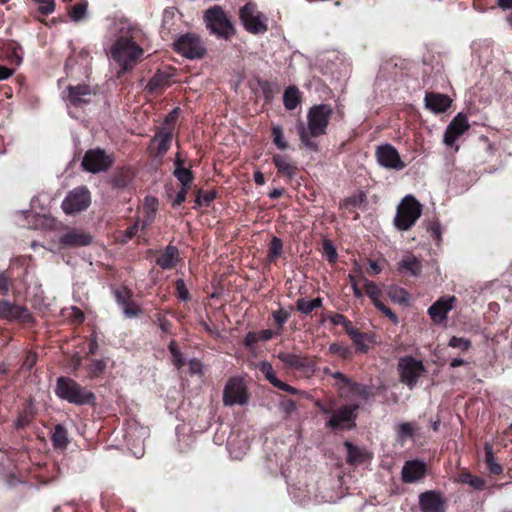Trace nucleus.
<instances>
[{
    "label": "nucleus",
    "instance_id": "nucleus-1",
    "mask_svg": "<svg viewBox=\"0 0 512 512\" xmlns=\"http://www.w3.org/2000/svg\"><path fill=\"white\" fill-rule=\"evenodd\" d=\"M113 30L117 34L109 54L120 67V72L125 73L132 69L144 54L141 47L143 31L127 20L114 22Z\"/></svg>",
    "mask_w": 512,
    "mask_h": 512
},
{
    "label": "nucleus",
    "instance_id": "nucleus-2",
    "mask_svg": "<svg viewBox=\"0 0 512 512\" xmlns=\"http://www.w3.org/2000/svg\"><path fill=\"white\" fill-rule=\"evenodd\" d=\"M332 113L333 109L328 104L314 105L307 113L308 126L303 123L297 124L298 135L305 147L317 150V144L312 138L326 134Z\"/></svg>",
    "mask_w": 512,
    "mask_h": 512
},
{
    "label": "nucleus",
    "instance_id": "nucleus-3",
    "mask_svg": "<svg viewBox=\"0 0 512 512\" xmlns=\"http://www.w3.org/2000/svg\"><path fill=\"white\" fill-rule=\"evenodd\" d=\"M55 393L60 399L76 405L88 404L95 399L93 393L66 377H59L57 379Z\"/></svg>",
    "mask_w": 512,
    "mask_h": 512
},
{
    "label": "nucleus",
    "instance_id": "nucleus-4",
    "mask_svg": "<svg viewBox=\"0 0 512 512\" xmlns=\"http://www.w3.org/2000/svg\"><path fill=\"white\" fill-rule=\"evenodd\" d=\"M422 214V205L412 196H405L397 207L394 225L398 230H409Z\"/></svg>",
    "mask_w": 512,
    "mask_h": 512
},
{
    "label": "nucleus",
    "instance_id": "nucleus-5",
    "mask_svg": "<svg viewBox=\"0 0 512 512\" xmlns=\"http://www.w3.org/2000/svg\"><path fill=\"white\" fill-rule=\"evenodd\" d=\"M239 18L244 28L251 34L259 35L268 31L267 17L254 3L248 2L242 6L239 10Z\"/></svg>",
    "mask_w": 512,
    "mask_h": 512
},
{
    "label": "nucleus",
    "instance_id": "nucleus-6",
    "mask_svg": "<svg viewBox=\"0 0 512 512\" xmlns=\"http://www.w3.org/2000/svg\"><path fill=\"white\" fill-rule=\"evenodd\" d=\"M204 20L207 28L219 37L228 39L235 33L232 22L220 6H214L205 12Z\"/></svg>",
    "mask_w": 512,
    "mask_h": 512
},
{
    "label": "nucleus",
    "instance_id": "nucleus-7",
    "mask_svg": "<svg viewBox=\"0 0 512 512\" xmlns=\"http://www.w3.org/2000/svg\"><path fill=\"white\" fill-rule=\"evenodd\" d=\"M398 371L400 381L412 390L419 378L424 374L425 367L421 360H417L412 356H405L400 358L398 362Z\"/></svg>",
    "mask_w": 512,
    "mask_h": 512
},
{
    "label": "nucleus",
    "instance_id": "nucleus-8",
    "mask_svg": "<svg viewBox=\"0 0 512 512\" xmlns=\"http://www.w3.org/2000/svg\"><path fill=\"white\" fill-rule=\"evenodd\" d=\"M248 401V394L243 380L239 377L231 378L223 391V403L226 406L244 405Z\"/></svg>",
    "mask_w": 512,
    "mask_h": 512
},
{
    "label": "nucleus",
    "instance_id": "nucleus-9",
    "mask_svg": "<svg viewBox=\"0 0 512 512\" xmlns=\"http://www.w3.org/2000/svg\"><path fill=\"white\" fill-rule=\"evenodd\" d=\"M90 201L89 190L86 187H78L65 197L62 202V209L66 214H76L87 209Z\"/></svg>",
    "mask_w": 512,
    "mask_h": 512
},
{
    "label": "nucleus",
    "instance_id": "nucleus-10",
    "mask_svg": "<svg viewBox=\"0 0 512 512\" xmlns=\"http://www.w3.org/2000/svg\"><path fill=\"white\" fill-rule=\"evenodd\" d=\"M95 94V90L87 84L68 85L63 99L68 106L82 107L90 103Z\"/></svg>",
    "mask_w": 512,
    "mask_h": 512
},
{
    "label": "nucleus",
    "instance_id": "nucleus-11",
    "mask_svg": "<svg viewBox=\"0 0 512 512\" xmlns=\"http://www.w3.org/2000/svg\"><path fill=\"white\" fill-rule=\"evenodd\" d=\"M375 155L379 165L386 169L400 171L406 166L397 149L391 144L377 146Z\"/></svg>",
    "mask_w": 512,
    "mask_h": 512
},
{
    "label": "nucleus",
    "instance_id": "nucleus-12",
    "mask_svg": "<svg viewBox=\"0 0 512 512\" xmlns=\"http://www.w3.org/2000/svg\"><path fill=\"white\" fill-rule=\"evenodd\" d=\"M174 45L179 53L189 59L200 58L205 53V48L199 37L193 34L180 36Z\"/></svg>",
    "mask_w": 512,
    "mask_h": 512
},
{
    "label": "nucleus",
    "instance_id": "nucleus-13",
    "mask_svg": "<svg viewBox=\"0 0 512 512\" xmlns=\"http://www.w3.org/2000/svg\"><path fill=\"white\" fill-rule=\"evenodd\" d=\"M112 164V159L103 150H89L82 160L83 168L91 173L106 171Z\"/></svg>",
    "mask_w": 512,
    "mask_h": 512
},
{
    "label": "nucleus",
    "instance_id": "nucleus-14",
    "mask_svg": "<svg viewBox=\"0 0 512 512\" xmlns=\"http://www.w3.org/2000/svg\"><path fill=\"white\" fill-rule=\"evenodd\" d=\"M93 237L89 232L82 229L67 228L60 236L58 243L60 248H76L88 246L92 243Z\"/></svg>",
    "mask_w": 512,
    "mask_h": 512
},
{
    "label": "nucleus",
    "instance_id": "nucleus-15",
    "mask_svg": "<svg viewBox=\"0 0 512 512\" xmlns=\"http://www.w3.org/2000/svg\"><path fill=\"white\" fill-rule=\"evenodd\" d=\"M470 124L466 115L458 113L447 126L443 142L449 147H454L457 139L462 136L468 129Z\"/></svg>",
    "mask_w": 512,
    "mask_h": 512
},
{
    "label": "nucleus",
    "instance_id": "nucleus-16",
    "mask_svg": "<svg viewBox=\"0 0 512 512\" xmlns=\"http://www.w3.org/2000/svg\"><path fill=\"white\" fill-rule=\"evenodd\" d=\"M358 405H346L333 413L327 425L332 429H348L354 426Z\"/></svg>",
    "mask_w": 512,
    "mask_h": 512
},
{
    "label": "nucleus",
    "instance_id": "nucleus-17",
    "mask_svg": "<svg viewBox=\"0 0 512 512\" xmlns=\"http://www.w3.org/2000/svg\"><path fill=\"white\" fill-rule=\"evenodd\" d=\"M457 299L455 296H444L434 302L428 309V315L436 324H441L447 319L448 313L454 309Z\"/></svg>",
    "mask_w": 512,
    "mask_h": 512
},
{
    "label": "nucleus",
    "instance_id": "nucleus-18",
    "mask_svg": "<svg viewBox=\"0 0 512 512\" xmlns=\"http://www.w3.org/2000/svg\"><path fill=\"white\" fill-rule=\"evenodd\" d=\"M0 316L9 321H19L22 323H28L32 320L31 314L26 307L6 300L0 301Z\"/></svg>",
    "mask_w": 512,
    "mask_h": 512
},
{
    "label": "nucleus",
    "instance_id": "nucleus-19",
    "mask_svg": "<svg viewBox=\"0 0 512 512\" xmlns=\"http://www.w3.org/2000/svg\"><path fill=\"white\" fill-rule=\"evenodd\" d=\"M17 216V223L29 229H40L45 226H51L54 222L52 218L46 215L31 213L29 211H19Z\"/></svg>",
    "mask_w": 512,
    "mask_h": 512
},
{
    "label": "nucleus",
    "instance_id": "nucleus-20",
    "mask_svg": "<svg viewBox=\"0 0 512 512\" xmlns=\"http://www.w3.org/2000/svg\"><path fill=\"white\" fill-rule=\"evenodd\" d=\"M426 472L427 467L423 461H407L401 471L402 481L404 483H415L420 481L425 476Z\"/></svg>",
    "mask_w": 512,
    "mask_h": 512
},
{
    "label": "nucleus",
    "instance_id": "nucleus-21",
    "mask_svg": "<svg viewBox=\"0 0 512 512\" xmlns=\"http://www.w3.org/2000/svg\"><path fill=\"white\" fill-rule=\"evenodd\" d=\"M419 504L423 512H445L444 500L435 491H426L419 496Z\"/></svg>",
    "mask_w": 512,
    "mask_h": 512
},
{
    "label": "nucleus",
    "instance_id": "nucleus-22",
    "mask_svg": "<svg viewBox=\"0 0 512 512\" xmlns=\"http://www.w3.org/2000/svg\"><path fill=\"white\" fill-rule=\"evenodd\" d=\"M147 436L148 430L144 427L138 428L136 423L129 424L126 430L125 439L127 443L138 446V450L133 451V454L138 458L143 456V449L141 445Z\"/></svg>",
    "mask_w": 512,
    "mask_h": 512
},
{
    "label": "nucleus",
    "instance_id": "nucleus-23",
    "mask_svg": "<svg viewBox=\"0 0 512 512\" xmlns=\"http://www.w3.org/2000/svg\"><path fill=\"white\" fill-rule=\"evenodd\" d=\"M425 107L435 114L445 112L451 105L449 96L440 93L427 92L424 98Z\"/></svg>",
    "mask_w": 512,
    "mask_h": 512
},
{
    "label": "nucleus",
    "instance_id": "nucleus-24",
    "mask_svg": "<svg viewBox=\"0 0 512 512\" xmlns=\"http://www.w3.org/2000/svg\"><path fill=\"white\" fill-rule=\"evenodd\" d=\"M179 259L178 248L168 245L165 250L157 257L156 263L164 270L172 269L176 266Z\"/></svg>",
    "mask_w": 512,
    "mask_h": 512
},
{
    "label": "nucleus",
    "instance_id": "nucleus-25",
    "mask_svg": "<svg viewBox=\"0 0 512 512\" xmlns=\"http://www.w3.org/2000/svg\"><path fill=\"white\" fill-rule=\"evenodd\" d=\"M277 357L283 364L292 369L301 370L307 366L306 358L300 353L280 351Z\"/></svg>",
    "mask_w": 512,
    "mask_h": 512
},
{
    "label": "nucleus",
    "instance_id": "nucleus-26",
    "mask_svg": "<svg viewBox=\"0 0 512 512\" xmlns=\"http://www.w3.org/2000/svg\"><path fill=\"white\" fill-rule=\"evenodd\" d=\"M399 270L411 276H419L422 272V261L414 255H407L398 264Z\"/></svg>",
    "mask_w": 512,
    "mask_h": 512
},
{
    "label": "nucleus",
    "instance_id": "nucleus-27",
    "mask_svg": "<svg viewBox=\"0 0 512 512\" xmlns=\"http://www.w3.org/2000/svg\"><path fill=\"white\" fill-rule=\"evenodd\" d=\"M272 160L279 173L289 179H292L296 175L297 167L290 161L288 156L276 154L273 156Z\"/></svg>",
    "mask_w": 512,
    "mask_h": 512
},
{
    "label": "nucleus",
    "instance_id": "nucleus-28",
    "mask_svg": "<svg viewBox=\"0 0 512 512\" xmlns=\"http://www.w3.org/2000/svg\"><path fill=\"white\" fill-rule=\"evenodd\" d=\"M344 444L347 448V460L349 463H363L371 458L370 454L366 450L360 449L348 441Z\"/></svg>",
    "mask_w": 512,
    "mask_h": 512
},
{
    "label": "nucleus",
    "instance_id": "nucleus-29",
    "mask_svg": "<svg viewBox=\"0 0 512 512\" xmlns=\"http://www.w3.org/2000/svg\"><path fill=\"white\" fill-rule=\"evenodd\" d=\"M172 137V130L170 128H164L155 135L153 142L157 145L158 153L165 154L168 151Z\"/></svg>",
    "mask_w": 512,
    "mask_h": 512
},
{
    "label": "nucleus",
    "instance_id": "nucleus-30",
    "mask_svg": "<svg viewBox=\"0 0 512 512\" xmlns=\"http://www.w3.org/2000/svg\"><path fill=\"white\" fill-rule=\"evenodd\" d=\"M169 76L163 72H157L147 83L146 89L150 93H156L164 87L169 86Z\"/></svg>",
    "mask_w": 512,
    "mask_h": 512
},
{
    "label": "nucleus",
    "instance_id": "nucleus-31",
    "mask_svg": "<svg viewBox=\"0 0 512 512\" xmlns=\"http://www.w3.org/2000/svg\"><path fill=\"white\" fill-rule=\"evenodd\" d=\"M485 450V462L487 464V468L491 474H501L503 472V467L496 461L492 446L488 443L484 446Z\"/></svg>",
    "mask_w": 512,
    "mask_h": 512
},
{
    "label": "nucleus",
    "instance_id": "nucleus-32",
    "mask_svg": "<svg viewBox=\"0 0 512 512\" xmlns=\"http://www.w3.org/2000/svg\"><path fill=\"white\" fill-rule=\"evenodd\" d=\"M321 306H322L321 298H315V299L300 298L296 302L297 310L303 314H309L315 308H319Z\"/></svg>",
    "mask_w": 512,
    "mask_h": 512
},
{
    "label": "nucleus",
    "instance_id": "nucleus-33",
    "mask_svg": "<svg viewBox=\"0 0 512 512\" xmlns=\"http://www.w3.org/2000/svg\"><path fill=\"white\" fill-rule=\"evenodd\" d=\"M284 106L287 110H293L300 101L299 90L296 87H288L283 95Z\"/></svg>",
    "mask_w": 512,
    "mask_h": 512
},
{
    "label": "nucleus",
    "instance_id": "nucleus-34",
    "mask_svg": "<svg viewBox=\"0 0 512 512\" xmlns=\"http://www.w3.org/2000/svg\"><path fill=\"white\" fill-rule=\"evenodd\" d=\"M88 2L81 1L71 7L69 15L73 22L77 23L87 17Z\"/></svg>",
    "mask_w": 512,
    "mask_h": 512
},
{
    "label": "nucleus",
    "instance_id": "nucleus-35",
    "mask_svg": "<svg viewBox=\"0 0 512 512\" xmlns=\"http://www.w3.org/2000/svg\"><path fill=\"white\" fill-rule=\"evenodd\" d=\"M52 442L54 447L64 449L66 448L68 444V437H67V431L66 429L61 426L57 425L54 429V432L52 434Z\"/></svg>",
    "mask_w": 512,
    "mask_h": 512
},
{
    "label": "nucleus",
    "instance_id": "nucleus-36",
    "mask_svg": "<svg viewBox=\"0 0 512 512\" xmlns=\"http://www.w3.org/2000/svg\"><path fill=\"white\" fill-rule=\"evenodd\" d=\"M459 480L460 482L471 486L475 490H483L485 487V480L483 478L474 476L469 472L462 473Z\"/></svg>",
    "mask_w": 512,
    "mask_h": 512
},
{
    "label": "nucleus",
    "instance_id": "nucleus-37",
    "mask_svg": "<svg viewBox=\"0 0 512 512\" xmlns=\"http://www.w3.org/2000/svg\"><path fill=\"white\" fill-rule=\"evenodd\" d=\"M388 295L393 302L399 304L407 303L410 299L409 293L398 286H391L388 290Z\"/></svg>",
    "mask_w": 512,
    "mask_h": 512
},
{
    "label": "nucleus",
    "instance_id": "nucleus-38",
    "mask_svg": "<svg viewBox=\"0 0 512 512\" xmlns=\"http://www.w3.org/2000/svg\"><path fill=\"white\" fill-rule=\"evenodd\" d=\"M363 286L367 296L372 300L374 305L380 302L381 290L376 283L365 278L363 279Z\"/></svg>",
    "mask_w": 512,
    "mask_h": 512
},
{
    "label": "nucleus",
    "instance_id": "nucleus-39",
    "mask_svg": "<svg viewBox=\"0 0 512 512\" xmlns=\"http://www.w3.org/2000/svg\"><path fill=\"white\" fill-rule=\"evenodd\" d=\"M347 333L352 338L353 342L357 345V349L361 353H365L368 350V346L365 344V335L360 333L354 328L347 329Z\"/></svg>",
    "mask_w": 512,
    "mask_h": 512
},
{
    "label": "nucleus",
    "instance_id": "nucleus-40",
    "mask_svg": "<svg viewBox=\"0 0 512 512\" xmlns=\"http://www.w3.org/2000/svg\"><path fill=\"white\" fill-rule=\"evenodd\" d=\"M273 143L280 150L288 148V142L285 140L283 130L279 125L273 126L272 128Z\"/></svg>",
    "mask_w": 512,
    "mask_h": 512
},
{
    "label": "nucleus",
    "instance_id": "nucleus-41",
    "mask_svg": "<svg viewBox=\"0 0 512 512\" xmlns=\"http://www.w3.org/2000/svg\"><path fill=\"white\" fill-rule=\"evenodd\" d=\"M259 370L264 374L265 378L274 386V383H277L279 379L276 377L275 372L271 363L268 361H261L258 364Z\"/></svg>",
    "mask_w": 512,
    "mask_h": 512
},
{
    "label": "nucleus",
    "instance_id": "nucleus-42",
    "mask_svg": "<svg viewBox=\"0 0 512 512\" xmlns=\"http://www.w3.org/2000/svg\"><path fill=\"white\" fill-rule=\"evenodd\" d=\"M323 255L327 258V260L330 263H334L337 260L338 254L330 240L326 239L323 242Z\"/></svg>",
    "mask_w": 512,
    "mask_h": 512
},
{
    "label": "nucleus",
    "instance_id": "nucleus-43",
    "mask_svg": "<svg viewBox=\"0 0 512 512\" xmlns=\"http://www.w3.org/2000/svg\"><path fill=\"white\" fill-rule=\"evenodd\" d=\"M38 5V10L43 15H48L55 10L54 0H33Z\"/></svg>",
    "mask_w": 512,
    "mask_h": 512
},
{
    "label": "nucleus",
    "instance_id": "nucleus-44",
    "mask_svg": "<svg viewBox=\"0 0 512 512\" xmlns=\"http://www.w3.org/2000/svg\"><path fill=\"white\" fill-rule=\"evenodd\" d=\"M415 426L413 423H399L398 424V437L400 440H405L413 435Z\"/></svg>",
    "mask_w": 512,
    "mask_h": 512
},
{
    "label": "nucleus",
    "instance_id": "nucleus-45",
    "mask_svg": "<svg viewBox=\"0 0 512 512\" xmlns=\"http://www.w3.org/2000/svg\"><path fill=\"white\" fill-rule=\"evenodd\" d=\"M175 176L182 183L183 187H187L192 181L191 172L185 168H177L174 172Z\"/></svg>",
    "mask_w": 512,
    "mask_h": 512
},
{
    "label": "nucleus",
    "instance_id": "nucleus-46",
    "mask_svg": "<svg viewBox=\"0 0 512 512\" xmlns=\"http://www.w3.org/2000/svg\"><path fill=\"white\" fill-rule=\"evenodd\" d=\"M448 345L452 348H459L462 350H467L470 348L471 342H470V340H468L466 338L453 336L449 340Z\"/></svg>",
    "mask_w": 512,
    "mask_h": 512
},
{
    "label": "nucleus",
    "instance_id": "nucleus-47",
    "mask_svg": "<svg viewBox=\"0 0 512 512\" xmlns=\"http://www.w3.org/2000/svg\"><path fill=\"white\" fill-rule=\"evenodd\" d=\"M169 350L173 356V362L177 368H180L184 365V358L181 352L178 350L176 343L171 341L169 344Z\"/></svg>",
    "mask_w": 512,
    "mask_h": 512
},
{
    "label": "nucleus",
    "instance_id": "nucleus-48",
    "mask_svg": "<svg viewBox=\"0 0 512 512\" xmlns=\"http://www.w3.org/2000/svg\"><path fill=\"white\" fill-rule=\"evenodd\" d=\"M282 248L283 244L281 239H279L278 237H274L270 244L269 257L271 259L277 258L281 254Z\"/></svg>",
    "mask_w": 512,
    "mask_h": 512
},
{
    "label": "nucleus",
    "instance_id": "nucleus-49",
    "mask_svg": "<svg viewBox=\"0 0 512 512\" xmlns=\"http://www.w3.org/2000/svg\"><path fill=\"white\" fill-rule=\"evenodd\" d=\"M290 313L286 309L280 308L273 312V318L277 325L281 328L289 319Z\"/></svg>",
    "mask_w": 512,
    "mask_h": 512
},
{
    "label": "nucleus",
    "instance_id": "nucleus-50",
    "mask_svg": "<svg viewBox=\"0 0 512 512\" xmlns=\"http://www.w3.org/2000/svg\"><path fill=\"white\" fill-rule=\"evenodd\" d=\"M333 377L341 380L345 385L352 386L355 391H357L360 395H365V388L359 389V386L356 383H353L349 378H347L341 372H336L333 374Z\"/></svg>",
    "mask_w": 512,
    "mask_h": 512
},
{
    "label": "nucleus",
    "instance_id": "nucleus-51",
    "mask_svg": "<svg viewBox=\"0 0 512 512\" xmlns=\"http://www.w3.org/2000/svg\"><path fill=\"white\" fill-rule=\"evenodd\" d=\"M123 313L126 317L133 318L141 314V309L134 303H125L123 307Z\"/></svg>",
    "mask_w": 512,
    "mask_h": 512
},
{
    "label": "nucleus",
    "instance_id": "nucleus-52",
    "mask_svg": "<svg viewBox=\"0 0 512 512\" xmlns=\"http://www.w3.org/2000/svg\"><path fill=\"white\" fill-rule=\"evenodd\" d=\"M156 206H157L156 198H154V197H147L146 198V207L147 208H151V212L148 215V219L144 222L143 228H145L147 225H149L150 222L152 221V219L154 217V214H155V211H156Z\"/></svg>",
    "mask_w": 512,
    "mask_h": 512
},
{
    "label": "nucleus",
    "instance_id": "nucleus-53",
    "mask_svg": "<svg viewBox=\"0 0 512 512\" xmlns=\"http://www.w3.org/2000/svg\"><path fill=\"white\" fill-rule=\"evenodd\" d=\"M329 350L332 354L343 357H347L350 354L349 348L339 343H332L329 347Z\"/></svg>",
    "mask_w": 512,
    "mask_h": 512
},
{
    "label": "nucleus",
    "instance_id": "nucleus-54",
    "mask_svg": "<svg viewBox=\"0 0 512 512\" xmlns=\"http://www.w3.org/2000/svg\"><path fill=\"white\" fill-rule=\"evenodd\" d=\"M375 307L380 310L383 314H385L394 324L398 323L397 315L386 305H384L381 301L375 304Z\"/></svg>",
    "mask_w": 512,
    "mask_h": 512
},
{
    "label": "nucleus",
    "instance_id": "nucleus-55",
    "mask_svg": "<svg viewBox=\"0 0 512 512\" xmlns=\"http://www.w3.org/2000/svg\"><path fill=\"white\" fill-rule=\"evenodd\" d=\"M176 290L178 294V298L182 301H187L189 299V292L186 288V285L182 279H178L176 281Z\"/></svg>",
    "mask_w": 512,
    "mask_h": 512
},
{
    "label": "nucleus",
    "instance_id": "nucleus-56",
    "mask_svg": "<svg viewBox=\"0 0 512 512\" xmlns=\"http://www.w3.org/2000/svg\"><path fill=\"white\" fill-rule=\"evenodd\" d=\"M330 320L335 325H343L346 330L351 328V322L342 314L336 313Z\"/></svg>",
    "mask_w": 512,
    "mask_h": 512
},
{
    "label": "nucleus",
    "instance_id": "nucleus-57",
    "mask_svg": "<svg viewBox=\"0 0 512 512\" xmlns=\"http://www.w3.org/2000/svg\"><path fill=\"white\" fill-rule=\"evenodd\" d=\"M106 364L103 360H94L90 365V371L96 375L104 371Z\"/></svg>",
    "mask_w": 512,
    "mask_h": 512
},
{
    "label": "nucleus",
    "instance_id": "nucleus-58",
    "mask_svg": "<svg viewBox=\"0 0 512 512\" xmlns=\"http://www.w3.org/2000/svg\"><path fill=\"white\" fill-rule=\"evenodd\" d=\"M348 279H349V282L351 284L354 296L356 298H362L363 297V293H362L361 289L358 286V283H357V280H356L355 276L352 275V274H349L348 275Z\"/></svg>",
    "mask_w": 512,
    "mask_h": 512
},
{
    "label": "nucleus",
    "instance_id": "nucleus-59",
    "mask_svg": "<svg viewBox=\"0 0 512 512\" xmlns=\"http://www.w3.org/2000/svg\"><path fill=\"white\" fill-rule=\"evenodd\" d=\"M281 407H282V410L288 415L294 413L297 409L295 402L290 399L282 401Z\"/></svg>",
    "mask_w": 512,
    "mask_h": 512
},
{
    "label": "nucleus",
    "instance_id": "nucleus-60",
    "mask_svg": "<svg viewBox=\"0 0 512 512\" xmlns=\"http://www.w3.org/2000/svg\"><path fill=\"white\" fill-rule=\"evenodd\" d=\"M186 194H187V187H182L176 194V197L173 201V206L176 207V206L181 205L186 199Z\"/></svg>",
    "mask_w": 512,
    "mask_h": 512
},
{
    "label": "nucleus",
    "instance_id": "nucleus-61",
    "mask_svg": "<svg viewBox=\"0 0 512 512\" xmlns=\"http://www.w3.org/2000/svg\"><path fill=\"white\" fill-rule=\"evenodd\" d=\"M189 371L191 374H200L202 372V363L197 359H191L189 362Z\"/></svg>",
    "mask_w": 512,
    "mask_h": 512
},
{
    "label": "nucleus",
    "instance_id": "nucleus-62",
    "mask_svg": "<svg viewBox=\"0 0 512 512\" xmlns=\"http://www.w3.org/2000/svg\"><path fill=\"white\" fill-rule=\"evenodd\" d=\"M274 387L280 389V390H283L285 392H288L290 394H297L298 391L297 389H295L294 387L282 382L281 380H279L277 383H274Z\"/></svg>",
    "mask_w": 512,
    "mask_h": 512
},
{
    "label": "nucleus",
    "instance_id": "nucleus-63",
    "mask_svg": "<svg viewBox=\"0 0 512 512\" xmlns=\"http://www.w3.org/2000/svg\"><path fill=\"white\" fill-rule=\"evenodd\" d=\"M70 317L77 323H81L84 320L83 312L77 307H71Z\"/></svg>",
    "mask_w": 512,
    "mask_h": 512
},
{
    "label": "nucleus",
    "instance_id": "nucleus-64",
    "mask_svg": "<svg viewBox=\"0 0 512 512\" xmlns=\"http://www.w3.org/2000/svg\"><path fill=\"white\" fill-rule=\"evenodd\" d=\"M259 341V337L254 332H249L244 338V344L248 347L253 346L255 343Z\"/></svg>",
    "mask_w": 512,
    "mask_h": 512
}]
</instances>
